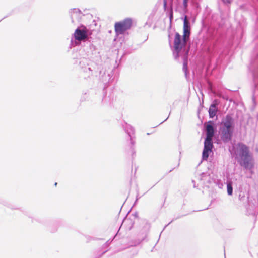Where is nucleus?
Listing matches in <instances>:
<instances>
[{
  "label": "nucleus",
  "instance_id": "6e6552de",
  "mask_svg": "<svg viewBox=\"0 0 258 258\" xmlns=\"http://www.w3.org/2000/svg\"><path fill=\"white\" fill-rule=\"evenodd\" d=\"M217 112V108L215 104H212L209 109V116L210 118H213L216 116Z\"/></svg>",
  "mask_w": 258,
  "mask_h": 258
},
{
  "label": "nucleus",
  "instance_id": "9d476101",
  "mask_svg": "<svg viewBox=\"0 0 258 258\" xmlns=\"http://www.w3.org/2000/svg\"><path fill=\"white\" fill-rule=\"evenodd\" d=\"M188 1V0H183V4L185 8H186L187 7Z\"/></svg>",
  "mask_w": 258,
  "mask_h": 258
},
{
  "label": "nucleus",
  "instance_id": "1a4fd4ad",
  "mask_svg": "<svg viewBox=\"0 0 258 258\" xmlns=\"http://www.w3.org/2000/svg\"><path fill=\"white\" fill-rule=\"evenodd\" d=\"M227 191L229 195H231L233 192V188L230 183H227Z\"/></svg>",
  "mask_w": 258,
  "mask_h": 258
},
{
  "label": "nucleus",
  "instance_id": "f8f14e48",
  "mask_svg": "<svg viewBox=\"0 0 258 258\" xmlns=\"http://www.w3.org/2000/svg\"><path fill=\"white\" fill-rule=\"evenodd\" d=\"M223 124H224V126H225L226 125V123H223Z\"/></svg>",
  "mask_w": 258,
  "mask_h": 258
},
{
  "label": "nucleus",
  "instance_id": "39448f33",
  "mask_svg": "<svg viewBox=\"0 0 258 258\" xmlns=\"http://www.w3.org/2000/svg\"><path fill=\"white\" fill-rule=\"evenodd\" d=\"M88 29L85 27L82 28H77L74 33V37L76 40L79 41H86L88 40Z\"/></svg>",
  "mask_w": 258,
  "mask_h": 258
},
{
  "label": "nucleus",
  "instance_id": "f03ea898",
  "mask_svg": "<svg viewBox=\"0 0 258 258\" xmlns=\"http://www.w3.org/2000/svg\"><path fill=\"white\" fill-rule=\"evenodd\" d=\"M190 34V28L187 16L184 19L183 22V35L181 36L178 33H176L174 36L173 47L175 51L179 53L186 45L187 40L189 39Z\"/></svg>",
  "mask_w": 258,
  "mask_h": 258
},
{
  "label": "nucleus",
  "instance_id": "20e7f679",
  "mask_svg": "<svg viewBox=\"0 0 258 258\" xmlns=\"http://www.w3.org/2000/svg\"><path fill=\"white\" fill-rule=\"evenodd\" d=\"M132 26V20L130 18H126L122 21L116 22L114 24V30L116 34H122L125 31L130 29Z\"/></svg>",
  "mask_w": 258,
  "mask_h": 258
},
{
  "label": "nucleus",
  "instance_id": "f257e3e1",
  "mask_svg": "<svg viewBox=\"0 0 258 258\" xmlns=\"http://www.w3.org/2000/svg\"><path fill=\"white\" fill-rule=\"evenodd\" d=\"M229 151L235 158H239L240 164L246 169L252 168V156L250 154L249 148L242 143H239L232 148L229 147Z\"/></svg>",
  "mask_w": 258,
  "mask_h": 258
},
{
  "label": "nucleus",
  "instance_id": "0eeeda50",
  "mask_svg": "<svg viewBox=\"0 0 258 258\" xmlns=\"http://www.w3.org/2000/svg\"><path fill=\"white\" fill-rule=\"evenodd\" d=\"M233 133V127L232 126L231 118L227 115V142L231 139Z\"/></svg>",
  "mask_w": 258,
  "mask_h": 258
},
{
  "label": "nucleus",
  "instance_id": "7ed1b4c3",
  "mask_svg": "<svg viewBox=\"0 0 258 258\" xmlns=\"http://www.w3.org/2000/svg\"><path fill=\"white\" fill-rule=\"evenodd\" d=\"M214 128L212 125L208 124L206 126V138L204 142V148L203 151L202 158L203 160H207L209 153L212 152L213 144L212 138L214 136Z\"/></svg>",
  "mask_w": 258,
  "mask_h": 258
},
{
  "label": "nucleus",
  "instance_id": "423d86ee",
  "mask_svg": "<svg viewBox=\"0 0 258 258\" xmlns=\"http://www.w3.org/2000/svg\"><path fill=\"white\" fill-rule=\"evenodd\" d=\"M249 70L252 72L254 81L258 82V58L253 62H251Z\"/></svg>",
  "mask_w": 258,
  "mask_h": 258
},
{
  "label": "nucleus",
  "instance_id": "9b49d317",
  "mask_svg": "<svg viewBox=\"0 0 258 258\" xmlns=\"http://www.w3.org/2000/svg\"><path fill=\"white\" fill-rule=\"evenodd\" d=\"M226 2H227V4L230 3L231 2V0H226Z\"/></svg>",
  "mask_w": 258,
  "mask_h": 258
},
{
  "label": "nucleus",
  "instance_id": "ddd939ff",
  "mask_svg": "<svg viewBox=\"0 0 258 258\" xmlns=\"http://www.w3.org/2000/svg\"><path fill=\"white\" fill-rule=\"evenodd\" d=\"M55 186H56V185H57V183H56V182L55 183Z\"/></svg>",
  "mask_w": 258,
  "mask_h": 258
}]
</instances>
